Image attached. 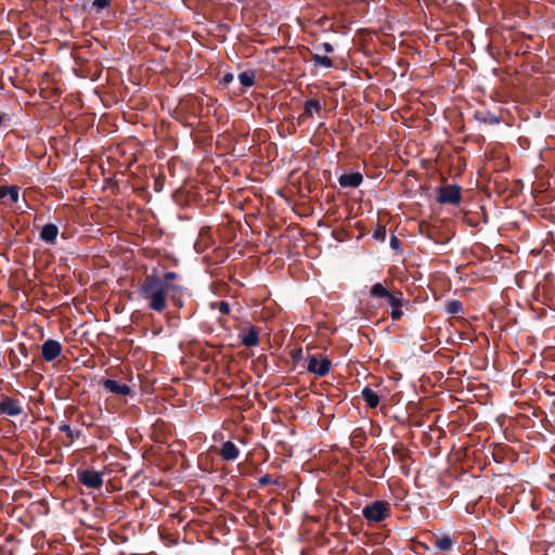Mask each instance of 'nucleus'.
I'll return each mask as SVG.
<instances>
[{"label": "nucleus", "instance_id": "obj_2", "mask_svg": "<svg viewBox=\"0 0 555 555\" xmlns=\"http://www.w3.org/2000/svg\"><path fill=\"white\" fill-rule=\"evenodd\" d=\"M391 515V506L387 501H374L362 508V516L369 522H382Z\"/></svg>", "mask_w": 555, "mask_h": 555}, {"label": "nucleus", "instance_id": "obj_23", "mask_svg": "<svg viewBox=\"0 0 555 555\" xmlns=\"http://www.w3.org/2000/svg\"><path fill=\"white\" fill-rule=\"evenodd\" d=\"M59 429L66 434V436L70 439V441H74L75 439H78L80 437L81 431H73L70 426L68 424H62Z\"/></svg>", "mask_w": 555, "mask_h": 555}, {"label": "nucleus", "instance_id": "obj_33", "mask_svg": "<svg viewBox=\"0 0 555 555\" xmlns=\"http://www.w3.org/2000/svg\"><path fill=\"white\" fill-rule=\"evenodd\" d=\"M524 281H525V280L516 279V280H514V283H515V285H517L519 288H522V287H524V286H522V282H524Z\"/></svg>", "mask_w": 555, "mask_h": 555}, {"label": "nucleus", "instance_id": "obj_16", "mask_svg": "<svg viewBox=\"0 0 555 555\" xmlns=\"http://www.w3.org/2000/svg\"><path fill=\"white\" fill-rule=\"evenodd\" d=\"M0 199L14 204L18 201V188L0 186Z\"/></svg>", "mask_w": 555, "mask_h": 555}, {"label": "nucleus", "instance_id": "obj_9", "mask_svg": "<svg viewBox=\"0 0 555 555\" xmlns=\"http://www.w3.org/2000/svg\"><path fill=\"white\" fill-rule=\"evenodd\" d=\"M307 369L309 372L322 377L328 374L331 369V361L327 358H322L319 360L315 356H310Z\"/></svg>", "mask_w": 555, "mask_h": 555}, {"label": "nucleus", "instance_id": "obj_12", "mask_svg": "<svg viewBox=\"0 0 555 555\" xmlns=\"http://www.w3.org/2000/svg\"><path fill=\"white\" fill-rule=\"evenodd\" d=\"M456 544V540L449 534L436 537L434 545L440 552H450Z\"/></svg>", "mask_w": 555, "mask_h": 555}, {"label": "nucleus", "instance_id": "obj_14", "mask_svg": "<svg viewBox=\"0 0 555 555\" xmlns=\"http://www.w3.org/2000/svg\"><path fill=\"white\" fill-rule=\"evenodd\" d=\"M220 455L225 461H234L240 455V450L232 441H225L221 446Z\"/></svg>", "mask_w": 555, "mask_h": 555}, {"label": "nucleus", "instance_id": "obj_26", "mask_svg": "<svg viewBox=\"0 0 555 555\" xmlns=\"http://www.w3.org/2000/svg\"><path fill=\"white\" fill-rule=\"evenodd\" d=\"M259 485L261 487H264V486H268V485H278V480H273L272 477L270 475H263L259 478Z\"/></svg>", "mask_w": 555, "mask_h": 555}, {"label": "nucleus", "instance_id": "obj_17", "mask_svg": "<svg viewBox=\"0 0 555 555\" xmlns=\"http://www.w3.org/2000/svg\"><path fill=\"white\" fill-rule=\"evenodd\" d=\"M361 396L365 401L366 405L371 409H375L379 404V396L373 391L370 387L363 388Z\"/></svg>", "mask_w": 555, "mask_h": 555}, {"label": "nucleus", "instance_id": "obj_18", "mask_svg": "<svg viewBox=\"0 0 555 555\" xmlns=\"http://www.w3.org/2000/svg\"><path fill=\"white\" fill-rule=\"evenodd\" d=\"M59 229L55 224H46L40 233V237L47 243H53L57 236Z\"/></svg>", "mask_w": 555, "mask_h": 555}, {"label": "nucleus", "instance_id": "obj_32", "mask_svg": "<svg viewBox=\"0 0 555 555\" xmlns=\"http://www.w3.org/2000/svg\"><path fill=\"white\" fill-rule=\"evenodd\" d=\"M420 229H421V231H422V232H424L425 230H426V231H427V230H429V229H430V227H429V224L421 223V224H420Z\"/></svg>", "mask_w": 555, "mask_h": 555}, {"label": "nucleus", "instance_id": "obj_30", "mask_svg": "<svg viewBox=\"0 0 555 555\" xmlns=\"http://www.w3.org/2000/svg\"><path fill=\"white\" fill-rule=\"evenodd\" d=\"M233 78H234L233 74H227V75L223 77V81H224L225 83H228V82H231V81L233 80Z\"/></svg>", "mask_w": 555, "mask_h": 555}, {"label": "nucleus", "instance_id": "obj_27", "mask_svg": "<svg viewBox=\"0 0 555 555\" xmlns=\"http://www.w3.org/2000/svg\"><path fill=\"white\" fill-rule=\"evenodd\" d=\"M108 4H109V0H94L93 1V5L95 8H98L99 10L105 9L106 7H108Z\"/></svg>", "mask_w": 555, "mask_h": 555}, {"label": "nucleus", "instance_id": "obj_19", "mask_svg": "<svg viewBox=\"0 0 555 555\" xmlns=\"http://www.w3.org/2000/svg\"><path fill=\"white\" fill-rule=\"evenodd\" d=\"M321 103L318 100L310 99L305 102V109L300 118H310L313 112L319 113L321 111Z\"/></svg>", "mask_w": 555, "mask_h": 555}, {"label": "nucleus", "instance_id": "obj_22", "mask_svg": "<svg viewBox=\"0 0 555 555\" xmlns=\"http://www.w3.org/2000/svg\"><path fill=\"white\" fill-rule=\"evenodd\" d=\"M255 73L247 70L238 75V80L244 87H251L255 83Z\"/></svg>", "mask_w": 555, "mask_h": 555}, {"label": "nucleus", "instance_id": "obj_3", "mask_svg": "<svg viewBox=\"0 0 555 555\" xmlns=\"http://www.w3.org/2000/svg\"><path fill=\"white\" fill-rule=\"evenodd\" d=\"M532 298L548 306L555 305V280H540L535 283Z\"/></svg>", "mask_w": 555, "mask_h": 555}, {"label": "nucleus", "instance_id": "obj_34", "mask_svg": "<svg viewBox=\"0 0 555 555\" xmlns=\"http://www.w3.org/2000/svg\"><path fill=\"white\" fill-rule=\"evenodd\" d=\"M397 243H398V240H397L396 237H393V238L391 240V245H392V246H396V245H397Z\"/></svg>", "mask_w": 555, "mask_h": 555}, {"label": "nucleus", "instance_id": "obj_6", "mask_svg": "<svg viewBox=\"0 0 555 555\" xmlns=\"http://www.w3.org/2000/svg\"><path fill=\"white\" fill-rule=\"evenodd\" d=\"M24 412L22 403L18 399L1 395L0 413L7 416L16 417Z\"/></svg>", "mask_w": 555, "mask_h": 555}, {"label": "nucleus", "instance_id": "obj_1", "mask_svg": "<svg viewBox=\"0 0 555 555\" xmlns=\"http://www.w3.org/2000/svg\"><path fill=\"white\" fill-rule=\"evenodd\" d=\"M172 280H142L138 285L139 297L147 301V307L156 312L167 308V300L175 289Z\"/></svg>", "mask_w": 555, "mask_h": 555}, {"label": "nucleus", "instance_id": "obj_5", "mask_svg": "<svg viewBox=\"0 0 555 555\" xmlns=\"http://www.w3.org/2000/svg\"><path fill=\"white\" fill-rule=\"evenodd\" d=\"M77 478L80 483L90 489H99L103 485V474L93 469H78Z\"/></svg>", "mask_w": 555, "mask_h": 555}, {"label": "nucleus", "instance_id": "obj_35", "mask_svg": "<svg viewBox=\"0 0 555 555\" xmlns=\"http://www.w3.org/2000/svg\"><path fill=\"white\" fill-rule=\"evenodd\" d=\"M20 347L23 349V350H26V347L24 344H21Z\"/></svg>", "mask_w": 555, "mask_h": 555}, {"label": "nucleus", "instance_id": "obj_10", "mask_svg": "<svg viewBox=\"0 0 555 555\" xmlns=\"http://www.w3.org/2000/svg\"><path fill=\"white\" fill-rule=\"evenodd\" d=\"M103 388L114 395L118 396H130L134 395L133 390L126 384H121L115 379H103L101 382Z\"/></svg>", "mask_w": 555, "mask_h": 555}, {"label": "nucleus", "instance_id": "obj_11", "mask_svg": "<svg viewBox=\"0 0 555 555\" xmlns=\"http://www.w3.org/2000/svg\"><path fill=\"white\" fill-rule=\"evenodd\" d=\"M210 289L218 296L237 297L238 291L232 287L224 280H216L210 284Z\"/></svg>", "mask_w": 555, "mask_h": 555}, {"label": "nucleus", "instance_id": "obj_24", "mask_svg": "<svg viewBox=\"0 0 555 555\" xmlns=\"http://www.w3.org/2000/svg\"><path fill=\"white\" fill-rule=\"evenodd\" d=\"M210 309H218L220 313L222 314H229L230 313V306L227 301L222 300V301H215V302H210Z\"/></svg>", "mask_w": 555, "mask_h": 555}, {"label": "nucleus", "instance_id": "obj_28", "mask_svg": "<svg viewBox=\"0 0 555 555\" xmlns=\"http://www.w3.org/2000/svg\"><path fill=\"white\" fill-rule=\"evenodd\" d=\"M402 311H401V307H398V308H392V311L390 313V317L392 320H399L401 317H402Z\"/></svg>", "mask_w": 555, "mask_h": 555}, {"label": "nucleus", "instance_id": "obj_31", "mask_svg": "<svg viewBox=\"0 0 555 555\" xmlns=\"http://www.w3.org/2000/svg\"><path fill=\"white\" fill-rule=\"evenodd\" d=\"M163 278H166V279L177 278V274L175 272H166Z\"/></svg>", "mask_w": 555, "mask_h": 555}, {"label": "nucleus", "instance_id": "obj_25", "mask_svg": "<svg viewBox=\"0 0 555 555\" xmlns=\"http://www.w3.org/2000/svg\"><path fill=\"white\" fill-rule=\"evenodd\" d=\"M373 237L377 241H384L386 237V228L378 224L373 233Z\"/></svg>", "mask_w": 555, "mask_h": 555}, {"label": "nucleus", "instance_id": "obj_20", "mask_svg": "<svg viewBox=\"0 0 555 555\" xmlns=\"http://www.w3.org/2000/svg\"><path fill=\"white\" fill-rule=\"evenodd\" d=\"M311 62L314 64V66H323L325 68H330L333 66V60L328 56L320 55V54H312L311 55Z\"/></svg>", "mask_w": 555, "mask_h": 555}, {"label": "nucleus", "instance_id": "obj_15", "mask_svg": "<svg viewBox=\"0 0 555 555\" xmlns=\"http://www.w3.org/2000/svg\"><path fill=\"white\" fill-rule=\"evenodd\" d=\"M363 177L360 172H352L341 175L339 177V184L343 188H357L361 184Z\"/></svg>", "mask_w": 555, "mask_h": 555}, {"label": "nucleus", "instance_id": "obj_13", "mask_svg": "<svg viewBox=\"0 0 555 555\" xmlns=\"http://www.w3.org/2000/svg\"><path fill=\"white\" fill-rule=\"evenodd\" d=\"M240 337L245 347H255L259 344V334L254 326H250L247 331L241 333Z\"/></svg>", "mask_w": 555, "mask_h": 555}, {"label": "nucleus", "instance_id": "obj_7", "mask_svg": "<svg viewBox=\"0 0 555 555\" xmlns=\"http://www.w3.org/2000/svg\"><path fill=\"white\" fill-rule=\"evenodd\" d=\"M437 201L440 204L457 205L461 202V188L459 185L440 188Z\"/></svg>", "mask_w": 555, "mask_h": 555}, {"label": "nucleus", "instance_id": "obj_4", "mask_svg": "<svg viewBox=\"0 0 555 555\" xmlns=\"http://www.w3.org/2000/svg\"><path fill=\"white\" fill-rule=\"evenodd\" d=\"M371 295L375 298H383L392 308L402 307L403 297L401 292H389L383 284L376 283L371 288Z\"/></svg>", "mask_w": 555, "mask_h": 555}, {"label": "nucleus", "instance_id": "obj_21", "mask_svg": "<svg viewBox=\"0 0 555 555\" xmlns=\"http://www.w3.org/2000/svg\"><path fill=\"white\" fill-rule=\"evenodd\" d=\"M446 312L448 314H459L463 312V305L460 300L453 299L446 302Z\"/></svg>", "mask_w": 555, "mask_h": 555}, {"label": "nucleus", "instance_id": "obj_8", "mask_svg": "<svg viewBox=\"0 0 555 555\" xmlns=\"http://www.w3.org/2000/svg\"><path fill=\"white\" fill-rule=\"evenodd\" d=\"M62 345L55 339H48L41 346V356L44 361L52 362L61 356Z\"/></svg>", "mask_w": 555, "mask_h": 555}, {"label": "nucleus", "instance_id": "obj_36", "mask_svg": "<svg viewBox=\"0 0 555 555\" xmlns=\"http://www.w3.org/2000/svg\"><path fill=\"white\" fill-rule=\"evenodd\" d=\"M2 121H3V116L0 115V125L2 124Z\"/></svg>", "mask_w": 555, "mask_h": 555}, {"label": "nucleus", "instance_id": "obj_29", "mask_svg": "<svg viewBox=\"0 0 555 555\" xmlns=\"http://www.w3.org/2000/svg\"><path fill=\"white\" fill-rule=\"evenodd\" d=\"M322 49H323V50H324V52H326V53H332V52H333V50H334L333 46H332L331 43H328V42L323 43V44H322Z\"/></svg>", "mask_w": 555, "mask_h": 555}]
</instances>
